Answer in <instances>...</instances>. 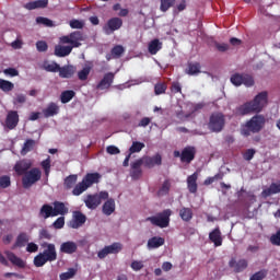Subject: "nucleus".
<instances>
[{
    "instance_id": "nucleus-43",
    "label": "nucleus",
    "mask_w": 280,
    "mask_h": 280,
    "mask_svg": "<svg viewBox=\"0 0 280 280\" xmlns=\"http://www.w3.org/2000/svg\"><path fill=\"white\" fill-rule=\"evenodd\" d=\"M172 188V184L170 179L164 180L162 187L158 191V196H167L170 194V189Z\"/></svg>"
},
{
    "instance_id": "nucleus-29",
    "label": "nucleus",
    "mask_w": 280,
    "mask_h": 280,
    "mask_svg": "<svg viewBox=\"0 0 280 280\" xmlns=\"http://www.w3.org/2000/svg\"><path fill=\"white\" fill-rule=\"evenodd\" d=\"M162 49L163 43H161V40L155 38L149 43L148 51L151 54V56H156Z\"/></svg>"
},
{
    "instance_id": "nucleus-54",
    "label": "nucleus",
    "mask_w": 280,
    "mask_h": 280,
    "mask_svg": "<svg viewBox=\"0 0 280 280\" xmlns=\"http://www.w3.org/2000/svg\"><path fill=\"white\" fill-rule=\"evenodd\" d=\"M257 153V151L255 149H247L244 153H243V159L244 161H253V159H255V154Z\"/></svg>"
},
{
    "instance_id": "nucleus-10",
    "label": "nucleus",
    "mask_w": 280,
    "mask_h": 280,
    "mask_svg": "<svg viewBox=\"0 0 280 280\" xmlns=\"http://www.w3.org/2000/svg\"><path fill=\"white\" fill-rule=\"evenodd\" d=\"M231 82L232 84H234V86H242V84H244L245 86L255 85V80L248 74L235 73L231 77Z\"/></svg>"
},
{
    "instance_id": "nucleus-11",
    "label": "nucleus",
    "mask_w": 280,
    "mask_h": 280,
    "mask_svg": "<svg viewBox=\"0 0 280 280\" xmlns=\"http://www.w3.org/2000/svg\"><path fill=\"white\" fill-rule=\"evenodd\" d=\"M86 224V214L82 213L81 211H74L72 213V220L70 221L71 229H80Z\"/></svg>"
},
{
    "instance_id": "nucleus-61",
    "label": "nucleus",
    "mask_w": 280,
    "mask_h": 280,
    "mask_svg": "<svg viewBox=\"0 0 280 280\" xmlns=\"http://www.w3.org/2000/svg\"><path fill=\"white\" fill-rule=\"evenodd\" d=\"M4 75H10L11 78H16L19 75V70L15 68H7L3 70Z\"/></svg>"
},
{
    "instance_id": "nucleus-45",
    "label": "nucleus",
    "mask_w": 280,
    "mask_h": 280,
    "mask_svg": "<svg viewBox=\"0 0 280 280\" xmlns=\"http://www.w3.org/2000/svg\"><path fill=\"white\" fill-rule=\"evenodd\" d=\"M124 51H126V49H124V46L116 45L112 48L110 54L114 59H117V58H121V56H124Z\"/></svg>"
},
{
    "instance_id": "nucleus-35",
    "label": "nucleus",
    "mask_w": 280,
    "mask_h": 280,
    "mask_svg": "<svg viewBox=\"0 0 280 280\" xmlns=\"http://www.w3.org/2000/svg\"><path fill=\"white\" fill-rule=\"evenodd\" d=\"M179 217L184 222H191L194 218V211L191 210V208L184 207L179 210Z\"/></svg>"
},
{
    "instance_id": "nucleus-38",
    "label": "nucleus",
    "mask_w": 280,
    "mask_h": 280,
    "mask_svg": "<svg viewBox=\"0 0 280 280\" xmlns=\"http://www.w3.org/2000/svg\"><path fill=\"white\" fill-rule=\"evenodd\" d=\"M34 145H36V140L27 139L21 151L22 156H25L27 152H32L34 150Z\"/></svg>"
},
{
    "instance_id": "nucleus-2",
    "label": "nucleus",
    "mask_w": 280,
    "mask_h": 280,
    "mask_svg": "<svg viewBox=\"0 0 280 280\" xmlns=\"http://www.w3.org/2000/svg\"><path fill=\"white\" fill-rule=\"evenodd\" d=\"M44 248L42 253L34 257L33 264L36 268H43L47 261H56L58 253L56 252V244L44 242L40 244Z\"/></svg>"
},
{
    "instance_id": "nucleus-26",
    "label": "nucleus",
    "mask_w": 280,
    "mask_h": 280,
    "mask_svg": "<svg viewBox=\"0 0 280 280\" xmlns=\"http://www.w3.org/2000/svg\"><path fill=\"white\" fill-rule=\"evenodd\" d=\"M49 0H35L24 4L25 10H39L47 8Z\"/></svg>"
},
{
    "instance_id": "nucleus-44",
    "label": "nucleus",
    "mask_w": 280,
    "mask_h": 280,
    "mask_svg": "<svg viewBox=\"0 0 280 280\" xmlns=\"http://www.w3.org/2000/svg\"><path fill=\"white\" fill-rule=\"evenodd\" d=\"M44 69L45 71H48V73H58L60 71V65H58L56 61H52L51 63H45Z\"/></svg>"
},
{
    "instance_id": "nucleus-62",
    "label": "nucleus",
    "mask_w": 280,
    "mask_h": 280,
    "mask_svg": "<svg viewBox=\"0 0 280 280\" xmlns=\"http://www.w3.org/2000/svg\"><path fill=\"white\" fill-rule=\"evenodd\" d=\"M54 229H63L65 228V217H59L54 223Z\"/></svg>"
},
{
    "instance_id": "nucleus-42",
    "label": "nucleus",
    "mask_w": 280,
    "mask_h": 280,
    "mask_svg": "<svg viewBox=\"0 0 280 280\" xmlns=\"http://www.w3.org/2000/svg\"><path fill=\"white\" fill-rule=\"evenodd\" d=\"M145 148V143L133 141L131 147L129 148V154H136L137 152H141Z\"/></svg>"
},
{
    "instance_id": "nucleus-37",
    "label": "nucleus",
    "mask_w": 280,
    "mask_h": 280,
    "mask_svg": "<svg viewBox=\"0 0 280 280\" xmlns=\"http://www.w3.org/2000/svg\"><path fill=\"white\" fill-rule=\"evenodd\" d=\"M200 62H189L188 68L186 69V73L188 75H198L200 73Z\"/></svg>"
},
{
    "instance_id": "nucleus-53",
    "label": "nucleus",
    "mask_w": 280,
    "mask_h": 280,
    "mask_svg": "<svg viewBox=\"0 0 280 280\" xmlns=\"http://www.w3.org/2000/svg\"><path fill=\"white\" fill-rule=\"evenodd\" d=\"M12 185V180L9 175H3L0 177V189H8Z\"/></svg>"
},
{
    "instance_id": "nucleus-28",
    "label": "nucleus",
    "mask_w": 280,
    "mask_h": 280,
    "mask_svg": "<svg viewBox=\"0 0 280 280\" xmlns=\"http://www.w3.org/2000/svg\"><path fill=\"white\" fill-rule=\"evenodd\" d=\"M52 213L56 218V215H67L69 213V209L67 206H65V202L62 201H55L54 202V208H52Z\"/></svg>"
},
{
    "instance_id": "nucleus-60",
    "label": "nucleus",
    "mask_w": 280,
    "mask_h": 280,
    "mask_svg": "<svg viewBox=\"0 0 280 280\" xmlns=\"http://www.w3.org/2000/svg\"><path fill=\"white\" fill-rule=\"evenodd\" d=\"M266 279V271L260 270L258 272H255L249 280H264Z\"/></svg>"
},
{
    "instance_id": "nucleus-17",
    "label": "nucleus",
    "mask_w": 280,
    "mask_h": 280,
    "mask_svg": "<svg viewBox=\"0 0 280 280\" xmlns=\"http://www.w3.org/2000/svg\"><path fill=\"white\" fill-rule=\"evenodd\" d=\"M5 126L9 130H14L19 126V112L10 110L5 118Z\"/></svg>"
},
{
    "instance_id": "nucleus-46",
    "label": "nucleus",
    "mask_w": 280,
    "mask_h": 280,
    "mask_svg": "<svg viewBox=\"0 0 280 280\" xmlns=\"http://www.w3.org/2000/svg\"><path fill=\"white\" fill-rule=\"evenodd\" d=\"M105 247H107L109 255H117V253H121V249L124 248L121 243H113L112 245Z\"/></svg>"
},
{
    "instance_id": "nucleus-14",
    "label": "nucleus",
    "mask_w": 280,
    "mask_h": 280,
    "mask_svg": "<svg viewBox=\"0 0 280 280\" xmlns=\"http://www.w3.org/2000/svg\"><path fill=\"white\" fill-rule=\"evenodd\" d=\"M229 267L236 273L244 272L248 268V260L242 258L237 261L235 258H232L229 261Z\"/></svg>"
},
{
    "instance_id": "nucleus-24",
    "label": "nucleus",
    "mask_w": 280,
    "mask_h": 280,
    "mask_svg": "<svg viewBox=\"0 0 280 280\" xmlns=\"http://www.w3.org/2000/svg\"><path fill=\"white\" fill-rule=\"evenodd\" d=\"M59 78H63V79H69V78H73V75L75 74V67L72 65H67L63 67L59 66Z\"/></svg>"
},
{
    "instance_id": "nucleus-41",
    "label": "nucleus",
    "mask_w": 280,
    "mask_h": 280,
    "mask_svg": "<svg viewBox=\"0 0 280 280\" xmlns=\"http://www.w3.org/2000/svg\"><path fill=\"white\" fill-rule=\"evenodd\" d=\"M0 90L4 93H10V91L14 90V83L4 79H0Z\"/></svg>"
},
{
    "instance_id": "nucleus-27",
    "label": "nucleus",
    "mask_w": 280,
    "mask_h": 280,
    "mask_svg": "<svg viewBox=\"0 0 280 280\" xmlns=\"http://www.w3.org/2000/svg\"><path fill=\"white\" fill-rule=\"evenodd\" d=\"M209 240L212 242V244H214L217 248L222 246V232L220 231V228H215L212 232L209 233Z\"/></svg>"
},
{
    "instance_id": "nucleus-55",
    "label": "nucleus",
    "mask_w": 280,
    "mask_h": 280,
    "mask_svg": "<svg viewBox=\"0 0 280 280\" xmlns=\"http://www.w3.org/2000/svg\"><path fill=\"white\" fill-rule=\"evenodd\" d=\"M269 242L272 246H280V229L270 236Z\"/></svg>"
},
{
    "instance_id": "nucleus-59",
    "label": "nucleus",
    "mask_w": 280,
    "mask_h": 280,
    "mask_svg": "<svg viewBox=\"0 0 280 280\" xmlns=\"http://www.w3.org/2000/svg\"><path fill=\"white\" fill-rule=\"evenodd\" d=\"M171 91L176 94V93H183V86L178 81H174L171 85Z\"/></svg>"
},
{
    "instance_id": "nucleus-18",
    "label": "nucleus",
    "mask_w": 280,
    "mask_h": 280,
    "mask_svg": "<svg viewBox=\"0 0 280 280\" xmlns=\"http://www.w3.org/2000/svg\"><path fill=\"white\" fill-rule=\"evenodd\" d=\"M59 250L60 253H63V255H73L74 253H78V243L73 241L63 242L60 245Z\"/></svg>"
},
{
    "instance_id": "nucleus-25",
    "label": "nucleus",
    "mask_w": 280,
    "mask_h": 280,
    "mask_svg": "<svg viewBox=\"0 0 280 280\" xmlns=\"http://www.w3.org/2000/svg\"><path fill=\"white\" fill-rule=\"evenodd\" d=\"M106 201L103 203V207H102V212L104 215H113L115 213V209H116V206H115V199L113 198H107L105 199Z\"/></svg>"
},
{
    "instance_id": "nucleus-64",
    "label": "nucleus",
    "mask_w": 280,
    "mask_h": 280,
    "mask_svg": "<svg viewBox=\"0 0 280 280\" xmlns=\"http://www.w3.org/2000/svg\"><path fill=\"white\" fill-rule=\"evenodd\" d=\"M131 268H132V270H135L136 272H139V270H142V268H143V261L133 260V261L131 262Z\"/></svg>"
},
{
    "instance_id": "nucleus-21",
    "label": "nucleus",
    "mask_w": 280,
    "mask_h": 280,
    "mask_svg": "<svg viewBox=\"0 0 280 280\" xmlns=\"http://www.w3.org/2000/svg\"><path fill=\"white\" fill-rule=\"evenodd\" d=\"M141 165H143V162L140 159L131 163L130 176L133 180H139V177L143 175Z\"/></svg>"
},
{
    "instance_id": "nucleus-4",
    "label": "nucleus",
    "mask_w": 280,
    "mask_h": 280,
    "mask_svg": "<svg viewBox=\"0 0 280 280\" xmlns=\"http://www.w3.org/2000/svg\"><path fill=\"white\" fill-rule=\"evenodd\" d=\"M226 126V117L220 112H214L210 115L208 121V130L210 132H222Z\"/></svg>"
},
{
    "instance_id": "nucleus-39",
    "label": "nucleus",
    "mask_w": 280,
    "mask_h": 280,
    "mask_svg": "<svg viewBox=\"0 0 280 280\" xmlns=\"http://www.w3.org/2000/svg\"><path fill=\"white\" fill-rule=\"evenodd\" d=\"M75 183H78V175H69L65 178L63 185L66 189H73Z\"/></svg>"
},
{
    "instance_id": "nucleus-5",
    "label": "nucleus",
    "mask_w": 280,
    "mask_h": 280,
    "mask_svg": "<svg viewBox=\"0 0 280 280\" xmlns=\"http://www.w3.org/2000/svg\"><path fill=\"white\" fill-rule=\"evenodd\" d=\"M172 217V211L166 209L159 212L156 215L147 218L148 222H151L153 226H159L160 229H167L170 226V218Z\"/></svg>"
},
{
    "instance_id": "nucleus-20",
    "label": "nucleus",
    "mask_w": 280,
    "mask_h": 280,
    "mask_svg": "<svg viewBox=\"0 0 280 280\" xmlns=\"http://www.w3.org/2000/svg\"><path fill=\"white\" fill-rule=\"evenodd\" d=\"M42 113L46 119H49V117H56V115H58V113H60V106H58V104L51 102L47 105L46 108H44L42 110Z\"/></svg>"
},
{
    "instance_id": "nucleus-23",
    "label": "nucleus",
    "mask_w": 280,
    "mask_h": 280,
    "mask_svg": "<svg viewBox=\"0 0 280 280\" xmlns=\"http://www.w3.org/2000/svg\"><path fill=\"white\" fill-rule=\"evenodd\" d=\"M4 254L7 259H9L13 266H16L18 268H25V261L21 257L16 256V254L10 250L4 252Z\"/></svg>"
},
{
    "instance_id": "nucleus-52",
    "label": "nucleus",
    "mask_w": 280,
    "mask_h": 280,
    "mask_svg": "<svg viewBox=\"0 0 280 280\" xmlns=\"http://www.w3.org/2000/svg\"><path fill=\"white\" fill-rule=\"evenodd\" d=\"M75 269L74 268H70L68 269V271L60 273L59 279L60 280H69V279H73L75 277Z\"/></svg>"
},
{
    "instance_id": "nucleus-57",
    "label": "nucleus",
    "mask_w": 280,
    "mask_h": 280,
    "mask_svg": "<svg viewBox=\"0 0 280 280\" xmlns=\"http://www.w3.org/2000/svg\"><path fill=\"white\" fill-rule=\"evenodd\" d=\"M70 27L72 30H82L84 27V22H82L80 20H71Z\"/></svg>"
},
{
    "instance_id": "nucleus-15",
    "label": "nucleus",
    "mask_w": 280,
    "mask_h": 280,
    "mask_svg": "<svg viewBox=\"0 0 280 280\" xmlns=\"http://www.w3.org/2000/svg\"><path fill=\"white\" fill-rule=\"evenodd\" d=\"M196 159V147L187 145L182 150V163H191Z\"/></svg>"
},
{
    "instance_id": "nucleus-16",
    "label": "nucleus",
    "mask_w": 280,
    "mask_h": 280,
    "mask_svg": "<svg viewBox=\"0 0 280 280\" xmlns=\"http://www.w3.org/2000/svg\"><path fill=\"white\" fill-rule=\"evenodd\" d=\"M115 81V73L107 72L104 74L103 79L96 85V89L100 91H104L106 89H110L113 82Z\"/></svg>"
},
{
    "instance_id": "nucleus-31",
    "label": "nucleus",
    "mask_w": 280,
    "mask_h": 280,
    "mask_svg": "<svg viewBox=\"0 0 280 280\" xmlns=\"http://www.w3.org/2000/svg\"><path fill=\"white\" fill-rule=\"evenodd\" d=\"M275 194H280V184L272 183L268 188L262 190L261 196L262 198H268L275 196Z\"/></svg>"
},
{
    "instance_id": "nucleus-3",
    "label": "nucleus",
    "mask_w": 280,
    "mask_h": 280,
    "mask_svg": "<svg viewBox=\"0 0 280 280\" xmlns=\"http://www.w3.org/2000/svg\"><path fill=\"white\" fill-rule=\"evenodd\" d=\"M266 126V117L264 115H255L241 129L243 137H250V135H257L264 130Z\"/></svg>"
},
{
    "instance_id": "nucleus-12",
    "label": "nucleus",
    "mask_w": 280,
    "mask_h": 280,
    "mask_svg": "<svg viewBox=\"0 0 280 280\" xmlns=\"http://www.w3.org/2000/svg\"><path fill=\"white\" fill-rule=\"evenodd\" d=\"M18 176H25L26 173L32 170V161L30 160H20L15 163L13 167Z\"/></svg>"
},
{
    "instance_id": "nucleus-56",
    "label": "nucleus",
    "mask_w": 280,
    "mask_h": 280,
    "mask_svg": "<svg viewBox=\"0 0 280 280\" xmlns=\"http://www.w3.org/2000/svg\"><path fill=\"white\" fill-rule=\"evenodd\" d=\"M27 102V96L25 94H16V96L13 100L14 106L18 104H25Z\"/></svg>"
},
{
    "instance_id": "nucleus-51",
    "label": "nucleus",
    "mask_w": 280,
    "mask_h": 280,
    "mask_svg": "<svg viewBox=\"0 0 280 280\" xmlns=\"http://www.w3.org/2000/svg\"><path fill=\"white\" fill-rule=\"evenodd\" d=\"M36 23L38 25H44L45 27H54V21L48 18L38 16L36 18Z\"/></svg>"
},
{
    "instance_id": "nucleus-36",
    "label": "nucleus",
    "mask_w": 280,
    "mask_h": 280,
    "mask_svg": "<svg viewBox=\"0 0 280 280\" xmlns=\"http://www.w3.org/2000/svg\"><path fill=\"white\" fill-rule=\"evenodd\" d=\"M74 97L75 92L73 90H66L60 95L61 104H69Z\"/></svg>"
},
{
    "instance_id": "nucleus-1",
    "label": "nucleus",
    "mask_w": 280,
    "mask_h": 280,
    "mask_svg": "<svg viewBox=\"0 0 280 280\" xmlns=\"http://www.w3.org/2000/svg\"><path fill=\"white\" fill-rule=\"evenodd\" d=\"M268 105V92L258 93L252 102L244 103L236 107V115H250V113H261Z\"/></svg>"
},
{
    "instance_id": "nucleus-19",
    "label": "nucleus",
    "mask_w": 280,
    "mask_h": 280,
    "mask_svg": "<svg viewBox=\"0 0 280 280\" xmlns=\"http://www.w3.org/2000/svg\"><path fill=\"white\" fill-rule=\"evenodd\" d=\"M187 189L190 194H198V172L187 177Z\"/></svg>"
},
{
    "instance_id": "nucleus-8",
    "label": "nucleus",
    "mask_w": 280,
    "mask_h": 280,
    "mask_svg": "<svg viewBox=\"0 0 280 280\" xmlns=\"http://www.w3.org/2000/svg\"><path fill=\"white\" fill-rule=\"evenodd\" d=\"M82 40H84V34L80 31H74L70 33L69 35H65L60 37V43L62 45H70L72 49L74 47H81L82 46Z\"/></svg>"
},
{
    "instance_id": "nucleus-30",
    "label": "nucleus",
    "mask_w": 280,
    "mask_h": 280,
    "mask_svg": "<svg viewBox=\"0 0 280 280\" xmlns=\"http://www.w3.org/2000/svg\"><path fill=\"white\" fill-rule=\"evenodd\" d=\"M39 218H44V220H47L48 218H55L54 207H51L49 203L43 205L39 210Z\"/></svg>"
},
{
    "instance_id": "nucleus-47",
    "label": "nucleus",
    "mask_w": 280,
    "mask_h": 280,
    "mask_svg": "<svg viewBox=\"0 0 280 280\" xmlns=\"http://www.w3.org/2000/svg\"><path fill=\"white\" fill-rule=\"evenodd\" d=\"M90 73H91V66H86L78 72V78L79 80H81V82H84L89 80Z\"/></svg>"
},
{
    "instance_id": "nucleus-48",
    "label": "nucleus",
    "mask_w": 280,
    "mask_h": 280,
    "mask_svg": "<svg viewBox=\"0 0 280 280\" xmlns=\"http://www.w3.org/2000/svg\"><path fill=\"white\" fill-rule=\"evenodd\" d=\"M165 91H167V83H165V82H158L154 85V93H155V95H163V94H165Z\"/></svg>"
},
{
    "instance_id": "nucleus-34",
    "label": "nucleus",
    "mask_w": 280,
    "mask_h": 280,
    "mask_svg": "<svg viewBox=\"0 0 280 280\" xmlns=\"http://www.w3.org/2000/svg\"><path fill=\"white\" fill-rule=\"evenodd\" d=\"M27 242H30V236L27 235V233L21 232L16 237L14 248H23V246H25Z\"/></svg>"
},
{
    "instance_id": "nucleus-22",
    "label": "nucleus",
    "mask_w": 280,
    "mask_h": 280,
    "mask_svg": "<svg viewBox=\"0 0 280 280\" xmlns=\"http://www.w3.org/2000/svg\"><path fill=\"white\" fill-rule=\"evenodd\" d=\"M100 178H102L100 173H88L82 180L89 189V187H93V185L100 183Z\"/></svg>"
},
{
    "instance_id": "nucleus-7",
    "label": "nucleus",
    "mask_w": 280,
    "mask_h": 280,
    "mask_svg": "<svg viewBox=\"0 0 280 280\" xmlns=\"http://www.w3.org/2000/svg\"><path fill=\"white\" fill-rule=\"evenodd\" d=\"M43 176V172H40V168L33 167L31 168L23 177H22V185L24 189H30L32 185H35V183H38Z\"/></svg>"
},
{
    "instance_id": "nucleus-33",
    "label": "nucleus",
    "mask_w": 280,
    "mask_h": 280,
    "mask_svg": "<svg viewBox=\"0 0 280 280\" xmlns=\"http://www.w3.org/2000/svg\"><path fill=\"white\" fill-rule=\"evenodd\" d=\"M165 244V238L161 236H153L148 241V248H161Z\"/></svg>"
},
{
    "instance_id": "nucleus-13",
    "label": "nucleus",
    "mask_w": 280,
    "mask_h": 280,
    "mask_svg": "<svg viewBox=\"0 0 280 280\" xmlns=\"http://www.w3.org/2000/svg\"><path fill=\"white\" fill-rule=\"evenodd\" d=\"M140 161L142 162V165H144V167L152 170L154 165H162L163 158L161 156V154L156 153L153 156H143L140 159Z\"/></svg>"
},
{
    "instance_id": "nucleus-40",
    "label": "nucleus",
    "mask_w": 280,
    "mask_h": 280,
    "mask_svg": "<svg viewBox=\"0 0 280 280\" xmlns=\"http://www.w3.org/2000/svg\"><path fill=\"white\" fill-rule=\"evenodd\" d=\"M86 189H89V187L82 180L74 186V188L72 190V196H82V194H84V191H86Z\"/></svg>"
},
{
    "instance_id": "nucleus-63",
    "label": "nucleus",
    "mask_w": 280,
    "mask_h": 280,
    "mask_svg": "<svg viewBox=\"0 0 280 280\" xmlns=\"http://www.w3.org/2000/svg\"><path fill=\"white\" fill-rule=\"evenodd\" d=\"M51 237H52V235H51V233H49V231L48 230H46V229H43V230H40V232H39V240H51Z\"/></svg>"
},
{
    "instance_id": "nucleus-9",
    "label": "nucleus",
    "mask_w": 280,
    "mask_h": 280,
    "mask_svg": "<svg viewBox=\"0 0 280 280\" xmlns=\"http://www.w3.org/2000/svg\"><path fill=\"white\" fill-rule=\"evenodd\" d=\"M122 25L124 20L120 18H110L103 26V32L106 36H110V34H115V32L121 30Z\"/></svg>"
},
{
    "instance_id": "nucleus-49",
    "label": "nucleus",
    "mask_w": 280,
    "mask_h": 280,
    "mask_svg": "<svg viewBox=\"0 0 280 280\" xmlns=\"http://www.w3.org/2000/svg\"><path fill=\"white\" fill-rule=\"evenodd\" d=\"M40 165L45 172V175L49 176V173L51 172V158L48 156L46 160L42 161Z\"/></svg>"
},
{
    "instance_id": "nucleus-6",
    "label": "nucleus",
    "mask_w": 280,
    "mask_h": 280,
    "mask_svg": "<svg viewBox=\"0 0 280 280\" xmlns=\"http://www.w3.org/2000/svg\"><path fill=\"white\" fill-rule=\"evenodd\" d=\"M108 191L103 190L94 195H88L84 199V205L92 211L97 209L102 205V200H108Z\"/></svg>"
},
{
    "instance_id": "nucleus-58",
    "label": "nucleus",
    "mask_w": 280,
    "mask_h": 280,
    "mask_svg": "<svg viewBox=\"0 0 280 280\" xmlns=\"http://www.w3.org/2000/svg\"><path fill=\"white\" fill-rule=\"evenodd\" d=\"M36 49H37V51L43 52V51H47V49H49V46L47 45V42L38 40L36 43Z\"/></svg>"
},
{
    "instance_id": "nucleus-32",
    "label": "nucleus",
    "mask_w": 280,
    "mask_h": 280,
    "mask_svg": "<svg viewBox=\"0 0 280 280\" xmlns=\"http://www.w3.org/2000/svg\"><path fill=\"white\" fill-rule=\"evenodd\" d=\"M73 51V46H56L55 47V56L58 58H65L69 56Z\"/></svg>"
},
{
    "instance_id": "nucleus-50",
    "label": "nucleus",
    "mask_w": 280,
    "mask_h": 280,
    "mask_svg": "<svg viewBox=\"0 0 280 280\" xmlns=\"http://www.w3.org/2000/svg\"><path fill=\"white\" fill-rule=\"evenodd\" d=\"M176 3V0H161L160 10L161 12H167Z\"/></svg>"
}]
</instances>
